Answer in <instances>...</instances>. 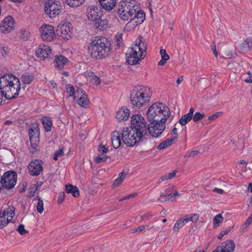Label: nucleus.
<instances>
[{
    "instance_id": "f3484780",
    "label": "nucleus",
    "mask_w": 252,
    "mask_h": 252,
    "mask_svg": "<svg viewBox=\"0 0 252 252\" xmlns=\"http://www.w3.org/2000/svg\"><path fill=\"white\" fill-rule=\"evenodd\" d=\"M29 134L31 142V148L33 149L32 152H33V150L37 149L39 141L40 133L39 129L37 127L34 128H30L29 129Z\"/></svg>"
},
{
    "instance_id": "79ce46f5",
    "label": "nucleus",
    "mask_w": 252,
    "mask_h": 252,
    "mask_svg": "<svg viewBox=\"0 0 252 252\" xmlns=\"http://www.w3.org/2000/svg\"><path fill=\"white\" fill-rule=\"evenodd\" d=\"M109 158H110L109 157L107 156H104L103 154H101L97 157H96L95 158L94 161L97 163H100L107 161V159Z\"/></svg>"
},
{
    "instance_id": "9b49d317",
    "label": "nucleus",
    "mask_w": 252,
    "mask_h": 252,
    "mask_svg": "<svg viewBox=\"0 0 252 252\" xmlns=\"http://www.w3.org/2000/svg\"><path fill=\"white\" fill-rule=\"evenodd\" d=\"M15 21L11 16L5 17L0 23V32L8 34L14 30Z\"/></svg>"
},
{
    "instance_id": "864d4df0",
    "label": "nucleus",
    "mask_w": 252,
    "mask_h": 252,
    "mask_svg": "<svg viewBox=\"0 0 252 252\" xmlns=\"http://www.w3.org/2000/svg\"><path fill=\"white\" fill-rule=\"evenodd\" d=\"M65 197V193L64 192H61L58 196V203L61 204L63 202Z\"/></svg>"
},
{
    "instance_id": "20e7f679",
    "label": "nucleus",
    "mask_w": 252,
    "mask_h": 252,
    "mask_svg": "<svg viewBox=\"0 0 252 252\" xmlns=\"http://www.w3.org/2000/svg\"><path fill=\"white\" fill-rule=\"evenodd\" d=\"M170 111L162 103H155L152 105L147 112V117L149 122H159L165 123L169 119L170 121L172 117H170Z\"/></svg>"
},
{
    "instance_id": "1a4fd4ad",
    "label": "nucleus",
    "mask_w": 252,
    "mask_h": 252,
    "mask_svg": "<svg viewBox=\"0 0 252 252\" xmlns=\"http://www.w3.org/2000/svg\"><path fill=\"white\" fill-rule=\"evenodd\" d=\"M148 126L144 118L143 123L146 129V135L149 133L154 137H158L165 128V123L159 122H150Z\"/></svg>"
},
{
    "instance_id": "774afa93",
    "label": "nucleus",
    "mask_w": 252,
    "mask_h": 252,
    "mask_svg": "<svg viewBox=\"0 0 252 252\" xmlns=\"http://www.w3.org/2000/svg\"><path fill=\"white\" fill-rule=\"evenodd\" d=\"M183 77L182 76H181L180 77H179L177 80V84H180L181 83V82L183 81Z\"/></svg>"
},
{
    "instance_id": "09e8293b",
    "label": "nucleus",
    "mask_w": 252,
    "mask_h": 252,
    "mask_svg": "<svg viewBox=\"0 0 252 252\" xmlns=\"http://www.w3.org/2000/svg\"><path fill=\"white\" fill-rule=\"evenodd\" d=\"M145 227L144 225H140L137 228H132L130 230V232L131 233H134L136 232H140L144 230Z\"/></svg>"
},
{
    "instance_id": "f03ea898",
    "label": "nucleus",
    "mask_w": 252,
    "mask_h": 252,
    "mask_svg": "<svg viewBox=\"0 0 252 252\" xmlns=\"http://www.w3.org/2000/svg\"><path fill=\"white\" fill-rule=\"evenodd\" d=\"M21 83L19 79L12 74H5L0 78V92L2 97L7 99L16 98L19 94Z\"/></svg>"
},
{
    "instance_id": "ddd939ff",
    "label": "nucleus",
    "mask_w": 252,
    "mask_h": 252,
    "mask_svg": "<svg viewBox=\"0 0 252 252\" xmlns=\"http://www.w3.org/2000/svg\"><path fill=\"white\" fill-rule=\"evenodd\" d=\"M28 168L31 175L37 176L43 171V162L39 159L32 160L29 164Z\"/></svg>"
},
{
    "instance_id": "aec40b11",
    "label": "nucleus",
    "mask_w": 252,
    "mask_h": 252,
    "mask_svg": "<svg viewBox=\"0 0 252 252\" xmlns=\"http://www.w3.org/2000/svg\"><path fill=\"white\" fill-rule=\"evenodd\" d=\"M101 15L100 10L96 6H90L87 9V16L89 20L93 22L98 18H100Z\"/></svg>"
},
{
    "instance_id": "a878e982",
    "label": "nucleus",
    "mask_w": 252,
    "mask_h": 252,
    "mask_svg": "<svg viewBox=\"0 0 252 252\" xmlns=\"http://www.w3.org/2000/svg\"><path fill=\"white\" fill-rule=\"evenodd\" d=\"M252 48V40L251 39L247 38L243 43L239 45V49L242 53H245L249 52Z\"/></svg>"
},
{
    "instance_id": "6ab92c4d",
    "label": "nucleus",
    "mask_w": 252,
    "mask_h": 252,
    "mask_svg": "<svg viewBox=\"0 0 252 252\" xmlns=\"http://www.w3.org/2000/svg\"><path fill=\"white\" fill-rule=\"evenodd\" d=\"M235 244L233 241L228 240L221 243L220 247H217L213 252H233Z\"/></svg>"
},
{
    "instance_id": "8fccbe9b",
    "label": "nucleus",
    "mask_w": 252,
    "mask_h": 252,
    "mask_svg": "<svg viewBox=\"0 0 252 252\" xmlns=\"http://www.w3.org/2000/svg\"><path fill=\"white\" fill-rule=\"evenodd\" d=\"M116 41L117 42V45L119 47L121 46L122 44L123 41V34L119 33L117 34L116 36Z\"/></svg>"
},
{
    "instance_id": "603ef678",
    "label": "nucleus",
    "mask_w": 252,
    "mask_h": 252,
    "mask_svg": "<svg viewBox=\"0 0 252 252\" xmlns=\"http://www.w3.org/2000/svg\"><path fill=\"white\" fill-rule=\"evenodd\" d=\"M98 151L102 154H104L107 152L108 148L105 146L99 145Z\"/></svg>"
},
{
    "instance_id": "c85d7f7f",
    "label": "nucleus",
    "mask_w": 252,
    "mask_h": 252,
    "mask_svg": "<svg viewBox=\"0 0 252 252\" xmlns=\"http://www.w3.org/2000/svg\"><path fill=\"white\" fill-rule=\"evenodd\" d=\"M41 122L46 132L50 131L52 126V121L50 118L44 116L41 118Z\"/></svg>"
},
{
    "instance_id": "72a5a7b5",
    "label": "nucleus",
    "mask_w": 252,
    "mask_h": 252,
    "mask_svg": "<svg viewBox=\"0 0 252 252\" xmlns=\"http://www.w3.org/2000/svg\"><path fill=\"white\" fill-rule=\"evenodd\" d=\"M224 219L222 217L221 214L217 215L213 219L214 227L216 228L219 227L220 223L223 221Z\"/></svg>"
},
{
    "instance_id": "a19ab883",
    "label": "nucleus",
    "mask_w": 252,
    "mask_h": 252,
    "mask_svg": "<svg viewBox=\"0 0 252 252\" xmlns=\"http://www.w3.org/2000/svg\"><path fill=\"white\" fill-rule=\"evenodd\" d=\"M30 35V32L26 30L22 29L20 31V38L24 41H27Z\"/></svg>"
},
{
    "instance_id": "423d86ee",
    "label": "nucleus",
    "mask_w": 252,
    "mask_h": 252,
    "mask_svg": "<svg viewBox=\"0 0 252 252\" xmlns=\"http://www.w3.org/2000/svg\"><path fill=\"white\" fill-rule=\"evenodd\" d=\"M139 40H136L135 44L128 49L126 54V61L128 64L135 65L142 59L145 55H143L146 51V46L143 38L139 37Z\"/></svg>"
},
{
    "instance_id": "0eeeda50",
    "label": "nucleus",
    "mask_w": 252,
    "mask_h": 252,
    "mask_svg": "<svg viewBox=\"0 0 252 252\" xmlns=\"http://www.w3.org/2000/svg\"><path fill=\"white\" fill-rule=\"evenodd\" d=\"M138 9V4L135 0H126L118 5V14L121 20L130 22Z\"/></svg>"
},
{
    "instance_id": "5701e85b",
    "label": "nucleus",
    "mask_w": 252,
    "mask_h": 252,
    "mask_svg": "<svg viewBox=\"0 0 252 252\" xmlns=\"http://www.w3.org/2000/svg\"><path fill=\"white\" fill-rule=\"evenodd\" d=\"M94 25L98 30L103 31L107 29L108 21L106 19H102L101 16L93 21Z\"/></svg>"
},
{
    "instance_id": "f257e3e1",
    "label": "nucleus",
    "mask_w": 252,
    "mask_h": 252,
    "mask_svg": "<svg viewBox=\"0 0 252 252\" xmlns=\"http://www.w3.org/2000/svg\"><path fill=\"white\" fill-rule=\"evenodd\" d=\"M143 121L144 118L141 115H133L131 117L132 126L124 128L122 139L127 146H134L146 135L147 131Z\"/></svg>"
},
{
    "instance_id": "680f3d73",
    "label": "nucleus",
    "mask_w": 252,
    "mask_h": 252,
    "mask_svg": "<svg viewBox=\"0 0 252 252\" xmlns=\"http://www.w3.org/2000/svg\"><path fill=\"white\" fill-rule=\"evenodd\" d=\"M233 227L229 226V227L226 228L225 230L222 231V232L223 234L226 235L228 234L231 230L232 229Z\"/></svg>"
},
{
    "instance_id": "58836bf2",
    "label": "nucleus",
    "mask_w": 252,
    "mask_h": 252,
    "mask_svg": "<svg viewBox=\"0 0 252 252\" xmlns=\"http://www.w3.org/2000/svg\"><path fill=\"white\" fill-rule=\"evenodd\" d=\"M125 175L126 174H124V172L120 173L118 177L116 180H115L113 186L114 187H117L119 186L123 181Z\"/></svg>"
},
{
    "instance_id": "473e14b6",
    "label": "nucleus",
    "mask_w": 252,
    "mask_h": 252,
    "mask_svg": "<svg viewBox=\"0 0 252 252\" xmlns=\"http://www.w3.org/2000/svg\"><path fill=\"white\" fill-rule=\"evenodd\" d=\"M85 0H65V3L72 7H78L82 4Z\"/></svg>"
},
{
    "instance_id": "bf43d9fd",
    "label": "nucleus",
    "mask_w": 252,
    "mask_h": 252,
    "mask_svg": "<svg viewBox=\"0 0 252 252\" xmlns=\"http://www.w3.org/2000/svg\"><path fill=\"white\" fill-rule=\"evenodd\" d=\"M171 134L173 135L171 140L173 141L177 138V129L176 127H174L171 131Z\"/></svg>"
},
{
    "instance_id": "6e6552de",
    "label": "nucleus",
    "mask_w": 252,
    "mask_h": 252,
    "mask_svg": "<svg viewBox=\"0 0 252 252\" xmlns=\"http://www.w3.org/2000/svg\"><path fill=\"white\" fill-rule=\"evenodd\" d=\"M17 181V174L14 171L4 173L0 181V191L3 189H10L13 188Z\"/></svg>"
},
{
    "instance_id": "412c9836",
    "label": "nucleus",
    "mask_w": 252,
    "mask_h": 252,
    "mask_svg": "<svg viewBox=\"0 0 252 252\" xmlns=\"http://www.w3.org/2000/svg\"><path fill=\"white\" fill-rule=\"evenodd\" d=\"M36 55L43 60L48 58L51 54V50L50 47L46 45H40L35 51Z\"/></svg>"
},
{
    "instance_id": "2eb2a0df",
    "label": "nucleus",
    "mask_w": 252,
    "mask_h": 252,
    "mask_svg": "<svg viewBox=\"0 0 252 252\" xmlns=\"http://www.w3.org/2000/svg\"><path fill=\"white\" fill-rule=\"evenodd\" d=\"M134 15L132 17V20L126 24L127 27H131L132 28H134L138 25L142 23L145 19V13L143 11H141L139 5L138 10H136Z\"/></svg>"
},
{
    "instance_id": "de8ad7c7",
    "label": "nucleus",
    "mask_w": 252,
    "mask_h": 252,
    "mask_svg": "<svg viewBox=\"0 0 252 252\" xmlns=\"http://www.w3.org/2000/svg\"><path fill=\"white\" fill-rule=\"evenodd\" d=\"M66 89L67 93L69 94V96H73L74 94H76V93L75 94L74 88L72 86L70 85L66 86Z\"/></svg>"
},
{
    "instance_id": "c03bdc74",
    "label": "nucleus",
    "mask_w": 252,
    "mask_h": 252,
    "mask_svg": "<svg viewBox=\"0 0 252 252\" xmlns=\"http://www.w3.org/2000/svg\"><path fill=\"white\" fill-rule=\"evenodd\" d=\"M0 228H3L10 221V219H8V217H7L6 219V217L4 218H0Z\"/></svg>"
},
{
    "instance_id": "dca6fc26",
    "label": "nucleus",
    "mask_w": 252,
    "mask_h": 252,
    "mask_svg": "<svg viewBox=\"0 0 252 252\" xmlns=\"http://www.w3.org/2000/svg\"><path fill=\"white\" fill-rule=\"evenodd\" d=\"M198 219L199 215L197 214L189 215L188 217L185 219L177 220L174 226L173 230L174 231L177 232L180 228L185 225L186 223L189 222V221L195 222L198 220Z\"/></svg>"
},
{
    "instance_id": "49530a36",
    "label": "nucleus",
    "mask_w": 252,
    "mask_h": 252,
    "mask_svg": "<svg viewBox=\"0 0 252 252\" xmlns=\"http://www.w3.org/2000/svg\"><path fill=\"white\" fill-rule=\"evenodd\" d=\"M17 231L20 235H24L26 233H28V231L26 230L25 229V226L23 224H21L19 225L17 229Z\"/></svg>"
},
{
    "instance_id": "e433bc0d",
    "label": "nucleus",
    "mask_w": 252,
    "mask_h": 252,
    "mask_svg": "<svg viewBox=\"0 0 252 252\" xmlns=\"http://www.w3.org/2000/svg\"><path fill=\"white\" fill-rule=\"evenodd\" d=\"M177 172V171L176 170H174L172 172L169 173L164 176H161L158 181V183H160L164 180H168L173 178L175 176Z\"/></svg>"
},
{
    "instance_id": "338daca9",
    "label": "nucleus",
    "mask_w": 252,
    "mask_h": 252,
    "mask_svg": "<svg viewBox=\"0 0 252 252\" xmlns=\"http://www.w3.org/2000/svg\"><path fill=\"white\" fill-rule=\"evenodd\" d=\"M194 111V108L192 107H191L189 109V112L188 113H187V114L189 115V116H190L191 117H192V116L193 115Z\"/></svg>"
},
{
    "instance_id": "4468645a",
    "label": "nucleus",
    "mask_w": 252,
    "mask_h": 252,
    "mask_svg": "<svg viewBox=\"0 0 252 252\" xmlns=\"http://www.w3.org/2000/svg\"><path fill=\"white\" fill-rule=\"evenodd\" d=\"M41 38L43 40L51 41L56 35L54 27L51 25H45L40 28Z\"/></svg>"
},
{
    "instance_id": "cd10ccee",
    "label": "nucleus",
    "mask_w": 252,
    "mask_h": 252,
    "mask_svg": "<svg viewBox=\"0 0 252 252\" xmlns=\"http://www.w3.org/2000/svg\"><path fill=\"white\" fill-rule=\"evenodd\" d=\"M15 209L13 206L9 207L6 210H4L2 213L0 214V218L7 217L10 219L11 221L15 215Z\"/></svg>"
},
{
    "instance_id": "bb28decb",
    "label": "nucleus",
    "mask_w": 252,
    "mask_h": 252,
    "mask_svg": "<svg viewBox=\"0 0 252 252\" xmlns=\"http://www.w3.org/2000/svg\"><path fill=\"white\" fill-rule=\"evenodd\" d=\"M65 191L67 193H71L75 197L79 196V190L78 188L70 184L66 185Z\"/></svg>"
},
{
    "instance_id": "393cba45",
    "label": "nucleus",
    "mask_w": 252,
    "mask_h": 252,
    "mask_svg": "<svg viewBox=\"0 0 252 252\" xmlns=\"http://www.w3.org/2000/svg\"><path fill=\"white\" fill-rule=\"evenodd\" d=\"M102 7L106 10H111L116 4V0H99Z\"/></svg>"
},
{
    "instance_id": "37998d69",
    "label": "nucleus",
    "mask_w": 252,
    "mask_h": 252,
    "mask_svg": "<svg viewBox=\"0 0 252 252\" xmlns=\"http://www.w3.org/2000/svg\"><path fill=\"white\" fill-rule=\"evenodd\" d=\"M63 155H64V154H63V149H60L55 152V153L54 155L53 158L55 160H58L60 158L63 157Z\"/></svg>"
},
{
    "instance_id": "4be33fe9",
    "label": "nucleus",
    "mask_w": 252,
    "mask_h": 252,
    "mask_svg": "<svg viewBox=\"0 0 252 252\" xmlns=\"http://www.w3.org/2000/svg\"><path fill=\"white\" fill-rule=\"evenodd\" d=\"M130 116V111L126 107H122L116 113V118L120 121H126Z\"/></svg>"
},
{
    "instance_id": "7c9ffc66",
    "label": "nucleus",
    "mask_w": 252,
    "mask_h": 252,
    "mask_svg": "<svg viewBox=\"0 0 252 252\" xmlns=\"http://www.w3.org/2000/svg\"><path fill=\"white\" fill-rule=\"evenodd\" d=\"M34 79V75L33 74H30L26 72L22 75L21 76V80L22 82L25 84H31Z\"/></svg>"
},
{
    "instance_id": "e2e57ef3",
    "label": "nucleus",
    "mask_w": 252,
    "mask_h": 252,
    "mask_svg": "<svg viewBox=\"0 0 252 252\" xmlns=\"http://www.w3.org/2000/svg\"><path fill=\"white\" fill-rule=\"evenodd\" d=\"M213 191L219 194H222L224 192V190L223 189L219 188H215L213 189Z\"/></svg>"
},
{
    "instance_id": "69168bd1",
    "label": "nucleus",
    "mask_w": 252,
    "mask_h": 252,
    "mask_svg": "<svg viewBox=\"0 0 252 252\" xmlns=\"http://www.w3.org/2000/svg\"><path fill=\"white\" fill-rule=\"evenodd\" d=\"M1 49L4 52L5 54H7L9 52V49L7 47H2Z\"/></svg>"
},
{
    "instance_id": "052dcab7",
    "label": "nucleus",
    "mask_w": 252,
    "mask_h": 252,
    "mask_svg": "<svg viewBox=\"0 0 252 252\" xmlns=\"http://www.w3.org/2000/svg\"><path fill=\"white\" fill-rule=\"evenodd\" d=\"M158 201H167V199L166 197V193L165 192L164 194H161L159 197L158 199Z\"/></svg>"
},
{
    "instance_id": "f8f14e48",
    "label": "nucleus",
    "mask_w": 252,
    "mask_h": 252,
    "mask_svg": "<svg viewBox=\"0 0 252 252\" xmlns=\"http://www.w3.org/2000/svg\"><path fill=\"white\" fill-rule=\"evenodd\" d=\"M45 12L50 17H55L61 12L60 6L52 0H48L45 3Z\"/></svg>"
},
{
    "instance_id": "3c124183",
    "label": "nucleus",
    "mask_w": 252,
    "mask_h": 252,
    "mask_svg": "<svg viewBox=\"0 0 252 252\" xmlns=\"http://www.w3.org/2000/svg\"><path fill=\"white\" fill-rule=\"evenodd\" d=\"M199 153L198 150H193L189 152L184 155V158H189L196 155Z\"/></svg>"
},
{
    "instance_id": "ea45409f",
    "label": "nucleus",
    "mask_w": 252,
    "mask_h": 252,
    "mask_svg": "<svg viewBox=\"0 0 252 252\" xmlns=\"http://www.w3.org/2000/svg\"><path fill=\"white\" fill-rule=\"evenodd\" d=\"M173 188L172 187H169L168 188L166 189L165 190L166 197L167 199V201L171 200L172 201H174L175 200V198H173Z\"/></svg>"
},
{
    "instance_id": "7ed1b4c3",
    "label": "nucleus",
    "mask_w": 252,
    "mask_h": 252,
    "mask_svg": "<svg viewBox=\"0 0 252 252\" xmlns=\"http://www.w3.org/2000/svg\"><path fill=\"white\" fill-rule=\"evenodd\" d=\"M111 50V43L103 36H96L90 42L88 47L91 57L95 60H101L109 56Z\"/></svg>"
},
{
    "instance_id": "b1692460",
    "label": "nucleus",
    "mask_w": 252,
    "mask_h": 252,
    "mask_svg": "<svg viewBox=\"0 0 252 252\" xmlns=\"http://www.w3.org/2000/svg\"><path fill=\"white\" fill-rule=\"evenodd\" d=\"M111 141L112 146L114 149H118L121 144L120 134L117 131L112 132L111 135Z\"/></svg>"
},
{
    "instance_id": "a18cd8bd",
    "label": "nucleus",
    "mask_w": 252,
    "mask_h": 252,
    "mask_svg": "<svg viewBox=\"0 0 252 252\" xmlns=\"http://www.w3.org/2000/svg\"><path fill=\"white\" fill-rule=\"evenodd\" d=\"M205 116L204 114H201L200 112H196L193 116L192 119L195 122L202 119Z\"/></svg>"
},
{
    "instance_id": "a211bd4d",
    "label": "nucleus",
    "mask_w": 252,
    "mask_h": 252,
    "mask_svg": "<svg viewBox=\"0 0 252 252\" xmlns=\"http://www.w3.org/2000/svg\"><path fill=\"white\" fill-rule=\"evenodd\" d=\"M76 97H78L76 102L79 105L84 108H86L88 106L89 100L87 95L85 94L84 91L82 89H78L74 98L76 99Z\"/></svg>"
},
{
    "instance_id": "6e6d98bb",
    "label": "nucleus",
    "mask_w": 252,
    "mask_h": 252,
    "mask_svg": "<svg viewBox=\"0 0 252 252\" xmlns=\"http://www.w3.org/2000/svg\"><path fill=\"white\" fill-rule=\"evenodd\" d=\"M221 114V112H217L212 115L209 116L208 119L210 121H213L218 118Z\"/></svg>"
},
{
    "instance_id": "39448f33",
    "label": "nucleus",
    "mask_w": 252,
    "mask_h": 252,
    "mask_svg": "<svg viewBox=\"0 0 252 252\" xmlns=\"http://www.w3.org/2000/svg\"><path fill=\"white\" fill-rule=\"evenodd\" d=\"M152 94L151 88L147 86H138L130 93V101L132 105L141 107L150 101Z\"/></svg>"
},
{
    "instance_id": "c756f323",
    "label": "nucleus",
    "mask_w": 252,
    "mask_h": 252,
    "mask_svg": "<svg viewBox=\"0 0 252 252\" xmlns=\"http://www.w3.org/2000/svg\"><path fill=\"white\" fill-rule=\"evenodd\" d=\"M67 61L68 59L62 55L57 56L55 59L56 65L59 68H62Z\"/></svg>"
},
{
    "instance_id": "5fc2aeb1",
    "label": "nucleus",
    "mask_w": 252,
    "mask_h": 252,
    "mask_svg": "<svg viewBox=\"0 0 252 252\" xmlns=\"http://www.w3.org/2000/svg\"><path fill=\"white\" fill-rule=\"evenodd\" d=\"M252 215H251L247 219L245 223L243 225L245 228H247L252 223Z\"/></svg>"
},
{
    "instance_id": "13d9d810",
    "label": "nucleus",
    "mask_w": 252,
    "mask_h": 252,
    "mask_svg": "<svg viewBox=\"0 0 252 252\" xmlns=\"http://www.w3.org/2000/svg\"><path fill=\"white\" fill-rule=\"evenodd\" d=\"M92 81L93 83L96 85H99L100 83V78L95 76L92 78Z\"/></svg>"
},
{
    "instance_id": "4d7b16f0",
    "label": "nucleus",
    "mask_w": 252,
    "mask_h": 252,
    "mask_svg": "<svg viewBox=\"0 0 252 252\" xmlns=\"http://www.w3.org/2000/svg\"><path fill=\"white\" fill-rule=\"evenodd\" d=\"M211 48H212V50L213 51L214 55H215V56L216 58H217L218 56V52L217 51L216 44H215V42H212V44L211 45Z\"/></svg>"
},
{
    "instance_id": "c9c22d12",
    "label": "nucleus",
    "mask_w": 252,
    "mask_h": 252,
    "mask_svg": "<svg viewBox=\"0 0 252 252\" xmlns=\"http://www.w3.org/2000/svg\"><path fill=\"white\" fill-rule=\"evenodd\" d=\"M192 118V117L186 114L183 115L179 121V123L182 126H185L186 124H187L189 122L191 121Z\"/></svg>"
},
{
    "instance_id": "2f4dec72",
    "label": "nucleus",
    "mask_w": 252,
    "mask_h": 252,
    "mask_svg": "<svg viewBox=\"0 0 252 252\" xmlns=\"http://www.w3.org/2000/svg\"><path fill=\"white\" fill-rule=\"evenodd\" d=\"M160 54L161 57V60L158 62V65L159 66H163L165 64L166 62L169 59V56L167 54L165 49H160Z\"/></svg>"
},
{
    "instance_id": "f704fd0d",
    "label": "nucleus",
    "mask_w": 252,
    "mask_h": 252,
    "mask_svg": "<svg viewBox=\"0 0 252 252\" xmlns=\"http://www.w3.org/2000/svg\"><path fill=\"white\" fill-rule=\"evenodd\" d=\"M173 140L167 139L160 143L157 147L158 150L164 149L167 147L171 146L172 144Z\"/></svg>"
},
{
    "instance_id": "9d476101",
    "label": "nucleus",
    "mask_w": 252,
    "mask_h": 252,
    "mask_svg": "<svg viewBox=\"0 0 252 252\" xmlns=\"http://www.w3.org/2000/svg\"><path fill=\"white\" fill-rule=\"evenodd\" d=\"M72 31V26L70 23L62 22L57 27L56 31L57 34L65 40L71 38Z\"/></svg>"
},
{
    "instance_id": "0e129e2a",
    "label": "nucleus",
    "mask_w": 252,
    "mask_h": 252,
    "mask_svg": "<svg viewBox=\"0 0 252 252\" xmlns=\"http://www.w3.org/2000/svg\"><path fill=\"white\" fill-rule=\"evenodd\" d=\"M152 215L150 213L144 214L141 216V218L143 220H147Z\"/></svg>"
},
{
    "instance_id": "4c0bfd02",
    "label": "nucleus",
    "mask_w": 252,
    "mask_h": 252,
    "mask_svg": "<svg viewBox=\"0 0 252 252\" xmlns=\"http://www.w3.org/2000/svg\"><path fill=\"white\" fill-rule=\"evenodd\" d=\"M34 200H38V203L37 204L36 206V209L37 211L39 214H42L43 212L44 207H43V200L39 197L36 196Z\"/></svg>"
}]
</instances>
